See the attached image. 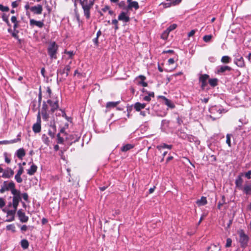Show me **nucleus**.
I'll list each match as a JSON object with an SVG mask.
<instances>
[{
	"label": "nucleus",
	"mask_w": 251,
	"mask_h": 251,
	"mask_svg": "<svg viewBox=\"0 0 251 251\" xmlns=\"http://www.w3.org/2000/svg\"><path fill=\"white\" fill-rule=\"evenodd\" d=\"M173 30V25H170V26L161 35V38L162 39H166L168 34L170 31Z\"/></svg>",
	"instance_id": "b1692460"
},
{
	"label": "nucleus",
	"mask_w": 251,
	"mask_h": 251,
	"mask_svg": "<svg viewBox=\"0 0 251 251\" xmlns=\"http://www.w3.org/2000/svg\"><path fill=\"white\" fill-rule=\"evenodd\" d=\"M251 171H249L248 172H247L245 174V176L248 178V179H250L251 177Z\"/></svg>",
	"instance_id": "338daca9"
},
{
	"label": "nucleus",
	"mask_w": 251,
	"mask_h": 251,
	"mask_svg": "<svg viewBox=\"0 0 251 251\" xmlns=\"http://www.w3.org/2000/svg\"><path fill=\"white\" fill-rule=\"evenodd\" d=\"M212 38V35H205L203 36V41L205 42H209L210 41V40H211Z\"/></svg>",
	"instance_id": "79ce46f5"
},
{
	"label": "nucleus",
	"mask_w": 251,
	"mask_h": 251,
	"mask_svg": "<svg viewBox=\"0 0 251 251\" xmlns=\"http://www.w3.org/2000/svg\"><path fill=\"white\" fill-rule=\"evenodd\" d=\"M4 156L5 157V162L8 164L10 163L11 160L10 158H8L7 156V153L4 152Z\"/></svg>",
	"instance_id": "052dcab7"
},
{
	"label": "nucleus",
	"mask_w": 251,
	"mask_h": 251,
	"mask_svg": "<svg viewBox=\"0 0 251 251\" xmlns=\"http://www.w3.org/2000/svg\"><path fill=\"white\" fill-rule=\"evenodd\" d=\"M249 241V237L244 233L242 232L240 234V243L242 247L245 248L247 245Z\"/></svg>",
	"instance_id": "1a4fd4ad"
},
{
	"label": "nucleus",
	"mask_w": 251,
	"mask_h": 251,
	"mask_svg": "<svg viewBox=\"0 0 251 251\" xmlns=\"http://www.w3.org/2000/svg\"><path fill=\"white\" fill-rule=\"evenodd\" d=\"M11 194H12L13 197H10L9 199L12 198V204H13V208L17 209L19 202L20 201L22 202L21 192L20 190L16 189L13 190Z\"/></svg>",
	"instance_id": "7ed1b4c3"
},
{
	"label": "nucleus",
	"mask_w": 251,
	"mask_h": 251,
	"mask_svg": "<svg viewBox=\"0 0 251 251\" xmlns=\"http://www.w3.org/2000/svg\"><path fill=\"white\" fill-rule=\"evenodd\" d=\"M19 170H18V171L17 172V173L16 174H18V175L19 174V175L21 176L22 174L24 172V168L21 166V163L19 164Z\"/></svg>",
	"instance_id": "3c124183"
},
{
	"label": "nucleus",
	"mask_w": 251,
	"mask_h": 251,
	"mask_svg": "<svg viewBox=\"0 0 251 251\" xmlns=\"http://www.w3.org/2000/svg\"><path fill=\"white\" fill-rule=\"evenodd\" d=\"M47 102H48V104H49L50 106V107L49 112H50L51 114L54 113V111L58 109L59 108L58 100H57L53 101L49 99L47 101Z\"/></svg>",
	"instance_id": "0eeeda50"
},
{
	"label": "nucleus",
	"mask_w": 251,
	"mask_h": 251,
	"mask_svg": "<svg viewBox=\"0 0 251 251\" xmlns=\"http://www.w3.org/2000/svg\"><path fill=\"white\" fill-rule=\"evenodd\" d=\"M56 132V127L54 121L50 123L49 130L48 134L51 138H54Z\"/></svg>",
	"instance_id": "6e6552de"
},
{
	"label": "nucleus",
	"mask_w": 251,
	"mask_h": 251,
	"mask_svg": "<svg viewBox=\"0 0 251 251\" xmlns=\"http://www.w3.org/2000/svg\"><path fill=\"white\" fill-rule=\"evenodd\" d=\"M120 102V101H117L115 102L109 101L106 103V107L108 109L114 108L117 106Z\"/></svg>",
	"instance_id": "5701e85b"
},
{
	"label": "nucleus",
	"mask_w": 251,
	"mask_h": 251,
	"mask_svg": "<svg viewBox=\"0 0 251 251\" xmlns=\"http://www.w3.org/2000/svg\"><path fill=\"white\" fill-rule=\"evenodd\" d=\"M5 205V201L2 198H0V208L3 207Z\"/></svg>",
	"instance_id": "13d9d810"
},
{
	"label": "nucleus",
	"mask_w": 251,
	"mask_h": 251,
	"mask_svg": "<svg viewBox=\"0 0 251 251\" xmlns=\"http://www.w3.org/2000/svg\"><path fill=\"white\" fill-rule=\"evenodd\" d=\"M48 102H47V101H43V105H42V107L41 111V112H48V111H49L48 110L49 109V106H48Z\"/></svg>",
	"instance_id": "72a5a7b5"
},
{
	"label": "nucleus",
	"mask_w": 251,
	"mask_h": 251,
	"mask_svg": "<svg viewBox=\"0 0 251 251\" xmlns=\"http://www.w3.org/2000/svg\"><path fill=\"white\" fill-rule=\"evenodd\" d=\"M15 179L18 183H21L23 181V179L21 178V176L19 175V174H16L15 176Z\"/></svg>",
	"instance_id": "09e8293b"
},
{
	"label": "nucleus",
	"mask_w": 251,
	"mask_h": 251,
	"mask_svg": "<svg viewBox=\"0 0 251 251\" xmlns=\"http://www.w3.org/2000/svg\"><path fill=\"white\" fill-rule=\"evenodd\" d=\"M0 10L2 12H7L9 10V8L8 6H5L0 4Z\"/></svg>",
	"instance_id": "49530a36"
},
{
	"label": "nucleus",
	"mask_w": 251,
	"mask_h": 251,
	"mask_svg": "<svg viewBox=\"0 0 251 251\" xmlns=\"http://www.w3.org/2000/svg\"><path fill=\"white\" fill-rule=\"evenodd\" d=\"M65 53L69 55V58L72 59L75 54L73 51H65Z\"/></svg>",
	"instance_id": "603ef678"
},
{
	"label": "nucleus",
	"mask_w": 251,
	"mask_h": 251,
	"mask_svg": "<svg viewBox=\"0 0 251 251\" xmlns=\"http://www.w3.org/2000/svg\"><path fill=\"white\" fill-rule=\"evenodd\" d=\"M20 1V0L14 1L12 2L11 5L13 8L17 7L18 6V2Z\"/></svg>",
	"instance_id": "bf43d9fd"
},
{
	"label": "nucleus",
	"mask_w": 251,
	"mask_h": 251,
	"mask_svg": "<svg viewBox=\"0 0 251 251\" xmlns=\"http://www.w3.org/2000/svg\"><path fill=\"white\" fill-rule=\"evenodd\" d=\"M118 19L119 21H122L125 23H127L130 21L129 17L126 15L125 12L122 11L118 16Z\"/></svg>",
	"instance_id": "2eb2a0df"
},
{
	"label": "nucleus",
	"mask_w": 251,
	"mask_h": 251,
	"mask_svg": "<svg viewBox=\"0 0 251 251\" xmlns=\"http://www.w3.org/2000/svg\"><path fill=\"white\" fill-rule=\"evenodd\" d=\"M243 183V179L242 177V176H238L235 181L236 187L239 190H242L243 187L242 185Z\"/></svg>",
	"instance_id": "4468645a"
},
{
	"label": "nucleus",
	"mask_w": 251,
	"mask_h": 251,
	"mask_svg": "<svg viewBox=\"0 0 251 251\" xmlns=\"http://www.w3.org/2000/svg\"><path fill=\"white\" fill-rule=\"evenodd\" d=\"M231 61V58L228 56H223L221 58V62L223 63H228Z\"/></svg>",
	"instance_id": "2f4dec72"
},
{
	"label": "nucleus",
	"mask_w": 251,
	"mask_h": 251,
	"mask_svg": "<svg viewBox=\"0 0 251 251\" xmlns=\"http://www.w3.org/2000/svg\"><path fill=\"white\" fill-rule=\"evenodd\" d=\"M146 79V76L143 75H140L138 77L136 78V80L138 81L137 84L138 85H140L142 84V82H144V81Z\"/></svg>",
	"instance_id": "c85d7f7f"
},
{
	"label": "nucleus",
	"mask_w": 251,
	"mask_h": 251,
	"mask_svg": "<svg viewBox=\"0 0 251 251\" xmlns=\"http://www.w3.org/2000/svg\"><path fill=\"white\" fill-rule=\"evenodd\" d=\"M209 76L207 74L201 75L199 77V81L201 83V87L204 89L207 85V80Z\"/></svg>",
	"instance_id": "9d476101"
},
{
	"label": "nucleus",
	"mask_w": 251,
	"mask_h": 251,
	"mask_svg": "<svg viewBox=\"0 0 251 251\" xmlns=\"http://www.w3.org/2000/svg\"><path fill=\"white\" fill-rule=\"evenodd\" d=\"M231 136L232 135L230 134H227L226 135V143L229 147H231L230 139Z\"/></svg>",
	"instance_id": "a19ab883"
},
{
	"label": "nucleus",
	"mask_w": 251,
	"mask_h": 251,
	"mask_svg": "<svg viewBox=\"0 0 251 251\" xmlns=\"http://www.w3.org/2000/svg\"><path fill=\"white\" fill-rule=\"evenodd\" d=\"M220 249L215 245H211L208 249V251H220Z\"/></svg>",
	"instance_id": "4c0bfd02"
},
{
	"label": "nucleus",
	"mask_w": 251,
	"mask_h": 251,
	"mask_svg": "<svg viewBox=\"0 0 251 251\" xmlns=\"http://www.w3.org/2000/svg\"><path fill=\"white\" fill-rule=\"evenodd\" d=\"M14 174V171L11 168H8L3 172L2 177L3 178H8L12 176Z\"/></svg>",
	"instance_id": "dca6fc26"
},
{
	"label": "nucleus",
	"mask_w": 251,
	"mask_h": 251,
	"mask_svg": "<svg viewBox=\"0 0 251 251\" xmlns=\"http://www.w3.org/2000/svg\"><path fill=\"white\" fill-rule=\"evenodd\" d=\"M17 215L20 221L22 223H26L28 220V217L26 216L22 209H19L17 212Z\"/></svg>",
	"instance_id": "9b49d317"
},
{
	"label": "nucleus",
	"mask_w": 251,
	"mask_h": 251,
	"mask_svg": "<svg viewBox=\"0 0 251 251\" xmlns=\"http://www.w3.org/2000/svg\"><path fill=\"white\" fill-rule=\"evenodd\" d=\"M134 107L137 111H140L142 109L140 103L139 102H136L134 104Z\"/></svg>",
	"instance_id": "a18cd8bd"
},
{
	"label": "nucleus",
	"mask_w": 251,
	"mask_h": 251,
	"mask_svg": "<svg viewBox=\"0 0 251 251\" xmlns=\"http://www.w3.org/2000/svg\"><path fill=\"white\" fill-rule=\"evenodd\" d=\"M16 154L18 158L22 159L23 157L25 155V152L23 148H21L17 151Z\"/></svg>",
	"instance_id": "aec40b11"
},
{
	"label": "nucleus",
	"mask_w": 251,
	"mask_h": 251,
	"mask_svg": "<svg viewBox=\"0 0 251 251\" xmlns=\"http://www.w3.org/2000/svg\"><path fill=\"white\" fill-rule=\"evenodd\" d=\"M19 33V30L17 29H13V31H12L11 33V35L12 37L15 38L16 39H18L19 42H21V40L19 39V36L18 35V34Z\"/></svg>",
	"instance_id": "c9c22d12"
},
{
	"label": "nucleus",
	"mask_w": 251,
	"mask_h": 251,
	"mask_svg": "<svg viewBox=\"0 0 251 251\" xmlns=\"http://www.w3.org/2000/svg\"><path fill=\"white\" fill-rule=\"evenodd\" d=\"M231 70V68L228 66H221L219 67L217 69L218 74H223L226 71H230Z\"/></svg>",
	"instance_id": "a211bd4d"
},
{
	"label": "nucleus",
	"mask_w": 251,
	"mask_h": 251,
	"mask_svg": "<svg viewBox=\"0 0 251 251\" xmlns=\"http://www.w3.org/2000/svg\"><path fill=\"white\" fill-rule=\"evenodd\" d=\"M134 146L130 144H127L124 146H123L121 149V151L123 152L127 151L130 149L133 148Z\"/></svg>",
	"instance_id": "a878e982"
},
{
	"label": "nucleus",
	"mask_w": 251,
	"mask_h": 251,
	"mask_svg": "<svg viewBox=\"0 0 251 251\" xmlns=\"http://www.w3.org/2000/svg\"><path fill=\"white\" fill-rule=\"evenodd\" d=\"M234 63L240 67H243L245 66L244 59L242 57H239V58H237L234 60Z\"/></svg>",
	"instance_id": "412c9836"
},
{
	"label": "nucleus",
	"mask_w": 251,
	"mask_h": 251,
	"mask_svg": "<svg viewBox=\"0 0 251 251\" xmlns=\"http://www.w3.org/2000/svg\"><path fill=\"white\" fill-rule=\"evenodd\" d=\"M83 10L84 15L86 19H89L90 17V9L92 8L88 4V0H84L83 3L81 4Z\"/></svg>",
	"instance_id": "423d86ee"
},
{
	"label": "nucleus",
	"mask_w": 251,
	"mask_h": 251,
	"mask_svg": "<svg viewBox=\"0 0 251 251\" xmlns=\"http://www.w3.org/2000/svg\"><path fill=\"white\" fill-rule=\"evenodd\" d=\"M37 166L33 164L31 166L30 169L27 170V173L30 176L33 175L37 171Z\"/></svg>",
	"instance_id": "4be33fe9"
},
{
	"label": "nucleus",
	"mask_w": 251,
	"mask_h": 251,
	"mask_svg": "<svg viewBox=\"0 0 251 251\" xmlns=\"http://www.w3.org/2000/svg\"><path fill=\"white\" fill-rule=\"evenodd\" d=\"M42 117L44 120L45 121H48L49 118V115L50 112H41Z\"/></svg>",
	"instance_id": "f704fd0d"
},
{
	"label": "nucleus",
	"mask_w": 251,
	"mask_h": 251,
	"mask_svg": "<svg viewBox=\"0 0 251 251\" xmlns=\"http://www.w3.org/2000/svg\"><path fill=\"white\" fill-rule=\"evenodd\" d=\"M197 203L199 205H204L207 203V200L206 197H202L200 200L197 201Z\"/></svg>",
	"instance_id": "c756f323"
},
{
	"label": "nucleus",
	"mask_w": 251,
	"mask_h": 251,
	"mask_svg": "<svg viewBox=\"0 0 251 251\" xmlns=\"http://www.w3.org/2000/svg\"><path fill=\"white\" fill-rule=\"evenodd\" d=\"M244 193L247 195L251 194V185H245L242 190Z\"/></svg>",
	"instance_id": "cd10ccee"
},
{
	"label": "nucleus",
	"mask_w": 251,
	"mask_h": 251,
	"mask_svg": "<svg viewBox=\"0 0 251 251\" xmlns=\"http://www.w3.org/2000/svg\"><path fill=\"white\" fill-rule=\"evenodd\" d=\"M232 244V240L230 238H227L226 240V247L228 248L230 247Z\"/></svg>",
	"instance_id": "6e6d98bb"
},
{
	"label": "nucleus",
	"mask_w": 251,
	"mask_h": 251,
	"mask_svg": "<svg viewBox=\"0 0 251 251\" xmlns=\"http://www.w3.org/2000/svg\"><path fill=\"white\" fill-rule=\"evenodd\" d=\"M127 113H130L132 110L133 105H129L128 104L127 105Z\"/></svg>",
	"instance_id": "69168bd1"
},
{
	"label": "nucleus",
	"mask_w": 251,
	"mask_h": 251,
	"mask_svg": "<svg viewBox=\"0 0 251 251\" xmlns=\"http://www.w3.org/2000/svg\"><path fill=\"white\" fill-rule=\"evenodd\" d=\"M57 137V143L59 144H62L64 143V139L63 137H61L59 133H58L56 135Z\"/></svg>",
	"instance_id": "ea45409f"
},
{
	"label": "nucleus",
	"mask_w": 251,
	"mask_h": 251,
	"mask_svg": "<svg viewBox=\"0 0 251 251\" xmlns=\"http://www.w3.org/2000/svg\"><path fill=\"white\" fill-rule=\"evenodd\" d=\"M30 10L34 14L40 15L42 13L43 7L42 5L38 4L34 6H31L30 8Z\"/></svg>",
	"instance_id": "f8f14e48"
},
{
	"label": "nucleus",
	"mask_w": 251,
	"mask_h": 251,
	"mask_svg": "<svg viewBox=\"0 0 251 251\" xmlns=\"http://www.w3.org/2000/svg\"><path fill=\"white\" fill-rule=\"evenodd\" d=\"M21 195H22V199L23 198V199L26 201H28V195L27 193H24L23 194L21 193Z\"/></svg>",
	"instance_id": "864d4df0"
},
{
	"label": "nucleus",
	"mask_w": 251,
	"mask_h": 251,
	"mask_svg": "<svg viewBox=\"0 0 251 251\" xmlns=\"http://www.w3.org/2000/svg\"><path fill=\"white\" fill-rule=\"evenodd\" d=\"M159 98L162 100L163 103L166 104L170 108H173V104H172L171 100H169L165 97L163 96H159Z\"/></svg>",
	"instance_id": "6ab92c4d"
},
{
	"label": "nucleus",
	"mask_w": 251,
	"mask_h": 251,
	"mask_svg": "<svg viewBox=\"0 0 251 251\" xmlns=\"http://www.w3.org/2000/svg\"><path fill=\"white\" fill-rule=\"evenodd\" d=\"M173 1H170L169 2L167 3L162 2L160 4L163 5L164 8H167L170 7Z\"/></svg>",
	"instance_id": "8fccbe9b"
},
{
	"label": "nucleus",
	"mask_w": 251,
	"mask_h": 251,
	"mask_svg": "<svg viewBox=\"0 0 251 251\" xmlns=\"http://www.w3.org/2000/svg\"><path fill=\"white\" fill-rule=\"evenodd\" d=\"M47 93H48V94H49V96H48V98H51V89L50 88V87H48L47 88Z\"/></svg>",
	"instance_id": "680f3d73"
},
{
	"label": "nucleus",
	"mask_w": 251,
	"mask_h": 251,
	"mask_svg": "<svg viewBox=\"0 0 251 251\" xmlns=\"http://www.w3.org/2000/svg\"><path fill=\"white\" fill-rule=\"evenodd\" d=\"M41 112L40 109H39L38 114L37 116V123L41 124Z\"/></svg>",
	"instance_id": "5fc2aeb1"
},
{
	"label": "nucleus",
	"mask_w": 251,
	"mask_h": 251,
	"mask_svg": "<svg viewBox=\"0 0 251 251\" xmlns=\"http://www.w3.org/2000/svg\"><path fill=\"white\" fill-rule=\"evenodd\" d=\"M32 129L35 133L40 132L41 129V124L37 123L34 124L32 126Z\"/></svg>",
	"instance_id": "393cba45"
},
{
	"label": "nucleus",
	"mask_w": 251,
	"mask_h": 251,
	"mask_svg": "<svg viewBox=\"0 0 251 251\" xmlns=\"http://www.w3.org/2000/svg\"><path fill=\"white\" fill-rule=\"evenodd\" d=\"M112 24L115 25L114 29L116 31L119 29V26L118 25V21L117 19H113L112 20Z\"/></svg>",
	"instance_id": "c03bdc74"
},
{
	"label": "nucleus",
	"mask_w": 251,
	"mask_h": 251,
	"mask_svg": "<svg viewBox=\"0 0 251 251\" xmlns=\"http://www.w3.org/2000/svg\"><path fill=\"white\" fill-rule=\"evenodd\" d=\"M1 18L3 20V21H4L5 23H8V21H9V20H8L9 15H7L5 14H3L2 15Z\"/></svg>",
	"instance_id": "4d7b16f0"
},
{
	"label": "nucleus",
	"mask_w": 251,
	"mask_h": 251,
	"mask_svg": "<svg viewBox=\"0 0 251 251\" xmlns=\"http://www.w3.org/2000/svg\"><path fill=\"white\" fill-rule=\"evenodd\" d=\"M62 116L64 117L68 121H70V120L71 119V118L68 117L65 111H62Z\"/></svg>",
	"instance_id": "0e129e2a"
},
{
	"label": "nucleus",
	"mask_w": 251,
	"mask_h": 251,
	"mask_svg": "<svg viewBox=\"0 0 251 251\" xmlns=\"http://www.w3.org/2000/svg\"><path fill=\"white\" fill-rule=\"evenodd\" d=\"M208 82L210 86L212 87H215L218 85V79L216 78L209 79Z\"/></svg>",
	"instance_id": "473e14b6"
},
{
	"label": "nucleus",
	"mask_w": 251,
	"mask_h": 251,
	"mask_svg": "<svg viewBox=\"0 0 251 251\" xmlns=\"http://www.w3.org/2000/svg\"><path fill=\"white\" fill-rule=\"evenodd\" d=\"M17 209H15V208H13V210H6L5 209H3L2 211L7 213V216H11V217L14 216L15 214L17 211Z\"/></svg>",
	"instance_id": "bb28decb"
},
{
	"label": "nucleus",
	"mask_w": 251,
	"mask_h": 251,
	"mask_svg": "<svg viewBox=\"0 0 251 251\" xmlns=\"http://www.w3.org/2000/svg\"><path fill=\"white\" fill-rule=\"evenodd\" d=\"M11 21L12 23H13L14 24L16 23H19V22L17 20L16 17L15 16H12Z\"/></svg>",
	"instance_id": "e2e57ef3"
},
{
	"label": "nucleus",
	"mask_w": 251,
	"mask_h": 251,
	"mask_svg": "<svg viewBox=\"0 0 251 251\" xmlns=\"http://www.w3.org/2000/svg\"><path fill=\"white\" fill-rule=\"evenodd\" d=\"M29 24L30 26H33L34 25H36L39 28H42L44 25V23L43 21H37L34 19H30L29 21Z\"/></svg>",
	"instance_id": "f3484780"
},
{
	"label": "nucleus",
	"mask_w": 251,
	"mask_h": 251,
	"mask_svg": "<svg viewBox=\"0 0 251 251\" xmlns=\"http://www.w3.org/2000/svg\"><path fill=\"white\" fill-rule=\"evenodd\" d=\"M20 141H21V138L20 137H18L16 139H14L13 140H10V141H7V144H13V143H16V142Z\"/></svg>",
	"instance_id": "de8ad7c7"
},
{
	"label": "nucleus",
	"mask_w": 251,
	"mask_h": 251,
	"mask_svg": "<svg viewBox=\"0 0 251 251\" xmlns=\"http://www.w3.org/2000/svg\"><path fill=\"white\" fill-rule=\"evenodd\" d=\"M209 111L210 113V117L213 121L220 118L223 113H226V111L221 106L214 105L209 108Z\"/></svg>",
	"instance_id": "f257e3e1"
},
{
	"label": "nucleus",
	"mask_w": 251,
	"mask_h": 251,
	"mask_svg": "<svg viewBox=\"0 0 251 251\" xmlns=\"http://www.w3.org/2000/svg\"><path fill=\"white\" fill-rule=\"evenodd\" d=\"M127 2L128 3L127 10H131L132 8L137 10L139 8L138 3L137 1H133L132 0H127Z\"/></svg>",
	"instance_id": "ddd939ff"
},
{
	"label": "nucleus",
	"mask_w": 251,
	"mask_h": 251,
	"mask_svg": "<svg viewBox=\"0 0 251 251\" xmlns=\"http://www.w3.org/2000/svg\"><path fill=\"white\" fill-rule=\"evenodd\" d=\"M27 229V226H26V225H23L21 226V230L22 231V232H24V231H26Z\"/></svg>",
	"instance_id": "774afa93"
},
{
	"label": "nucleus",
	"mask_w": 251,
	"mask_h": 251,
	"mask_svg": "<svg viewBox=\"0 0 251 251\" xmlns=\"http://www.w3.org/2000/svg\"><path fill=\"white\" fill-rule=\"evenodd\" d=\"M21 245L24 249H26L28 248L29 243L27 240L23 239L21 241Z\"/></svg>",
	"instance_id": "7c9ffc66"
},
{
	"label": "nucleus",
	"mask_w": 251,
	"mask_h": 251,
	"mask_svg": "<svg viewBox=\"0 0 251 251\" xmlns=\"http://www.w3.org/2000/svg\"><path fill=\"white\" fill-rule=\"evenodd\" d=\"M42 91H41V87L40 86L39 89V94H38V107H40L41 106V101H42Z\"/></svg>",
	"instance_id": "e433bc0d"
},
{
	"label": "nucleus",
	"mask_w": 251,
	"mask_h": 251,
	"mask_svg": "<svg viewBox=\"0 0 251 251\" xmlns=\"http://www.w3.org/2000/svg\"><path fill=\"white\" fill-rule=\"evenodd\" d=\"M6 230H11L13 232H15V226L14 224H10L8 225L6 227Z\"/></svg>",
	"instance_id": "58836bf2"
},
{
	"label": "nucleus",
	"mask_w": 251,
	"mask_h": 251,
	"mask_svg": "<svg viewBox=\"0 0 251 251\" xmlns=\"http://www.w3.org/2000/svg\"><path fill=\"white\" fill-rule=\"evenodd\" d=\"M42 139L45 144H46L47 145H49L50 140L49 139V138L45 134H43L42 135Z\"/></svg>",
	"instance_id": "37998d69"
},
{
	"label": "nucleus",
	"mask_w": 251,
	"mask_h": 251,
	"mask_svg": "<svg viewBox=\"0 0 251 251\" xmlns=\"http://www.w3.org/2000/svg\"><path fill=\"white\" fill-rule=\"evenodd\" d=\"M72 61H70L69 64L67 65H66L65 68L63 69H59L57 71V82L58 83L59 82H61L62 81V79L61 78H58V75L59 74L61 75H63L65 73L66 74V77H67L69 75V72L70 71L71 67L70 66V64H71Z\"/></svg>",
	"instance_id": "20e7f679"
},
{
	"label": "nucleus",
	"mask_w": 251,
	"mask_h": 251,
	"mask_svg": "<svg viewBox=\"0 0 251 251\" xmlns=\"http://www.w3.org/2000/svg\"><path fill=\"white\" fill-rule=\"evenodd\" d=\"M16 189L15 184L13 181H11L8 184H7V181H5L0 189V193H3L6 191L10 190L11 193H12V190Z\"/></svg>",
	"instance_id": "39448f33"
},
{
	"label": "nucleus",
	"mask_w": 251,
	"mask_h": 251,
	"mask_svg": "<svg viewBox=\"0 0 251 251\" xmlns=\"http://www.w3.org/2000/svg\"><path fill=\"white\" fill-rule=\"evenodd\" d=\"M58 46L54 41L50 42L47 48L48 54L51 60L57 58Z\"/></svg>",
	"instance_id": "f03ea898"
}]
</instances>
